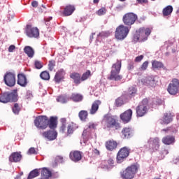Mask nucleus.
<instances>
[{
	"label": "nucleus",
	"instance_id": "nucleus-1",
	"mask_svg": "<svg viewBox=\"0 0 179 179\" xmlns=\"http://www.w3.org/2000/svg\"><path fill=\"white\" fill-rule=\"evenodd\" d=\"M17 101V90H14L11 92H3L0 96V103H16Z\"/></svg>",
	"mask_w": 179,
	"mask_h": 179
},
{
	"label": "nucleus",
	"instance_id": "nucleus-2",
	"mask_svg": "<svg viewBox=\"0 0 179 179\" xmlns=\"http://www.w3.org/2000/svg\"><path fill=\"white\" fill-rule=\"evenodd\" d=\"M120 71L121 62L117 61L115 64H113L110 75L108 76V79H109V80H115V82L121 80L122 76L120 75Z\"/></svg>",
	"mask_w": 179,
	"mask_h": 179
},
{
	"label": "nucleus",
	"instance_id": "nucleus-3",
	"mask_svg": "<svg viewBox=\"0 0 179 179\" xmlns=\"http://www.w3.org/2000/svg\"><path fill=\"white\" fill-rule=\"evenodd\" d=\"M94 129H96V124L94 123H89L83 132V137L84 139V143H86L89 141V139H93V138H96V134H94Z\"/></svg>",
	"mask_w": 179,
	"mask_h": 179
},
{
	"label": "nucleus",
	"instance_id": "nucleus-4",
	"mask_svg": "<svg viewBox=\"0 0 179 179\" xmlns=\"http://www.w3.org/2000/svg\"><path fill=\"white\" fill-rule=\"evenodd\" d=\"M139 169L138 165H131L127 167L125 171L121 173V177L124 179H132L135 177V174L138 173V169Z\"/></svg>",
	"mask_w": 179,
	"mask_h": 179
},
{
	"label": "nucleus",
	"instance_id": "nucleus-5",
	"mask_svg": "<svg viewBox=\"0 0 179 179\" xmlns=\"http://www.w3.org/2000/svg\"><path fill=\"white\" fill-rule=\"evenodd\" d=\"M129 33V27H125L124 25H120L116 28L115 31V38L117 40H125L127 38V36H128Z\"/></svg>",
	"mask_w": 179,
	"mask_h": 179
},
{
	"label": "nucleus",
	"instance_id": "nucleus-6",
	"mask_svg": "<svg viewBox=\"0 0 179 179\" xmlns=\"http://www.w3.org/2000/svg\"><path fill=\"white\" fill-rule=\"evenodd\" d=\"M122 20L125 26L131 27V26L135 24V22L138 20V15L134 13H128L123 16Z\"/></svg>",
	"mask_w": 179,
	"mask_h": 179
},
{
	"label": "nucleus",
	"instance_id": "nucleus-7",
	"mask_svg": "<svg viewBox=\"0 0 179 179\" xmlns=\"http://www.w3.org/2000/svg\"><path fill=\"white\" fill-rule=\"evenodd\" d=\"M149 101L148 99H144L141 103L136 107V114L138 117H143L148 113L149 107Z\"/></svg>",
	"mask_w": 179,
	"mask_h": 179
},
{
	"label": "nucleus",
	"instance_id": "nucleus-8",
	"mask_svg": "<svg viewBox=\"0 0 179 179\" xmlns=\"http://www.w3.org/2000/svg\"><path fill=\"white\" fill-rule=\"evenodd\" d=\"M35 127L40 129H45L48 127V117L47 116H38L34 121Z\"/></svg>",
	"mask_w": 179,
	"mask_h": 179
},
{
	"label": "nucleus",
	"instance_id": "nucleus-9",
	"mask_svg": "<svg viewBox=\"0 0 179 179\" xmlns=\"http://www.w3.org/2000/svg\"><path fill=\"white\" fill-rule=\"evenodd\" d=\"M3 80L6 86L13 87L16 85V76L12 72H7L3 76Z\"/></svg>",
	"mask_w": 179,
	"mask_h": 179
},
{
	"label": "nucleus",
	"instance_id": "nucleus-10",
	"mask_svg": "<svg viewBox=\"0 0 179 179\" xmlns=\"http://www.w3.org/2000/svg\"><path fill=\"white\" fill-rule=\"evenodd\" d=\"M103 122H105L107 128H114L117 125V116L106 114L103 117Z\"/></svg>",
	"mask_w": 179,
	"mask_h": 179
},
{
	"label": "nucleus",
	"instance_id": "nucleus-11",
	"mask_svg": "<svg viewBox=\"0 0 179 179\" xmlns=\"http://www.w3.org/2000/svg\"><path fill=\"white\" fill-rule=\"evenodd\" d=\"M127 156H129V149L127 147L121 148L117 155V163H122Z\"/></svg>",
	"mask_w": 179,
	"mask_h": 179
},
{
	"label": "nucleus",
	"instance_id": "nucleus-12",
	"mask_svg": "<svg viewBox=\"0 0 179 179\" xmlns=\"http://www.w3.org/2000/svg\"><path fill=\"white\" fill-rule=\"evenodd\" d=\"M179 80L178 79H173L168 86L167 91L169 94L175 95L178 93Z\"/></svg>",
	"mask_w": 179,
	"mask_h": 179
},
{
	"label": "nucleus",
	"instance_id": "nucleus-13",
	"mask_svg": "<svg viewBox=\"0 0 179 179\" xmlns=\"http://www.w3.org/2000/svg\"><path fill=\"white\" fill-rule=\"evenodd\" d=\"M27 36L31 38H37L40 36V31L37 27H31L30 25H27L26 29Z\"/></svg>",
	"mask_w": 179,
	"mask_h": 179
},
{
	"label": "nucleus",
	"instance_id": "nucleus-14",
	"mask_svg": "<svg viewBox=\"0 0 179 179\" xmlns=\"http://www.w3.org/2000/svg\"><path fill=\"white\" fill-rule=\"evenodd\" d=\"M160 140L159 138H150L148 141V149L152 150H159V148H160Z\"/></svg>",
	"mask_w": 179,
	"mask_h": 179
},
{
	"label": "nucleus",
	"instance_id": "nucleus-15",
	"mask_svg": "<svg viewBox=\"0 0 179 179\" xmlns=\"http://www.w3.org/2000/svg\"><path fill=\"white\" fill-rule=\"evenodd\" d=\"M138 31L140 35V41L141 42L146 41L149 36H150V33H152V30L150 28L145 27L140 28Z\"/></svg>",
	"mask_w": 179,
	"mask_h": 179
},
{
	"label": "nucleus",
	"instance_id": "nucleus-16",
	"mask_svg": "<svg viewBox=\"0 0 179 179\" xmlns=\"http://www.w3.org/2000/svg\"><path fill=\"white\" fill-rule=\"evenodd\" d=\"M141 83L143 85H145V86H150V87H155V86H156V80L152 76L141 79Z\"/></svg>",
	"mask_w": 179,
	"mask_h": 179
},
{
	"label": "nucleus",
	"instance_id": "nucleus-17",
	"mask_svg": "<svg viewBox=\"0 0 179 179\" xmlns=\"http://www.w3.org/2000/svg\"><path fill=\"white\" fill-rule=\"evenodd\" d=\"M120 118L124 124H127L131 121L132 118V110L128 109L124 113L120 115Z\"/></svg>",
	"mask_w": 179,
	"mask_h": 179
},
{
	"label": "nucleus",
	"instance_id": "nucleus-18",
	"mask_svg": "<svg viewBox=\"0 0 179 179\" xmlns=\"http://www.w3.org/2000/svg\"><path fill=\"white\" fill-rule=\"evenodd\" d=\"M43 135L44 138H46L48 141H55V139H57V136H58V133L54 130H49L43 132Z\"/></svg>",
	"mask_w": 179,
	"mask_h": 179
},
{
	"label": "nucleus",
	"instance_id": "nucleus-19",
	"mask_svg": "<svg viewBox=\"0 0 179 179\" xmlns=\"http://www.w3.org/2000/svg\"><path fill=\"white\" fill-rule=\"evenodd\" d=\"M70 159L72 162L75 163H78V162H80L82 160V152L80 151H74L70 152Z\"/></svg>",
	"mask_w": 179,
	"mask_h": 179
},
{
	"label": "nucleus",
	"instance_id": "nucleus-20",
	"mask_svg": "<svg viewBox=\"0 0 179 179\" xmlns=\"http://www.w3.org/2000/svg\"><path fill=\"white\" fill-rule=\"evenodd\" d=\"M17 83L22 87H26L27 86V78L26 76L22 73L18 74Z\"/></svg>",
	"mask_w": 179,
	"mask_h": 179
},
{
	"label": "nucleus",
	"instance_id": "nucleus-21",
	"mask_svg": "<svg viewBox=\"0 0 179 179\" xmlns=\"http://www.w3.org/2000/svg\"><path fill=\"white\" fill-rule=\"evenodd\" d=\"M101 104V101L100 100H96L93 102L91 109L90 110V114L92 115L96 114L99 110V106Z\"/></svg>",
	"mask_w": 179,
	"mask_h": 179
},
{
	"label": "nucleus",
	"instance_id": "nucleus-22",
	"mask_svg": "<svg viewBox=\"0 0 179 179\" xmlns=\"http://www.w3.org/2000/svg\"><path fill=\"white\" fill-rule=\"evenodd\" d=\"M44 169H47V168L34 169L29 173L27 179H33V178H36V177H38L40 176V173L41 175V172L43 171V170H44Z\"/></svg>",
	"mask_w": 179,
	"mask_h": 179
},
{
	"label": "nucleus",
	"instance_id": "nucleus-23",
	"mask_svg": "<svg viewBox=\"0 0 179 179\" xmlns=\"http://www.w3.org/2000/svg\"><path fill=\"white\" fill-rule=\"evenodd\" d=\"M9 160L11 162L17 163L22 160V155L20 152H13L9 157Z\"/></svg>",
	"mask_w": 179,
	"mask_h": 179
},
{
	"label": "nucleus",
	"instance_id": "nucleus-24",
	"mask_svg": "<svg viewBox=\"0 0 179 179\" xmlns=\"http://www.w3.org/2000/svg\"><path fill=\"white\" fill-rule=\"evenodd\" d=\"M75 6L69 5L64 8L63 15L64 16H71L75 12Z\"/></svg>",
	"mask_w": 179,
	"mask_h": 179
},
{
	"label": "nucleus",
	"instance_id": "nucleus-25",
	"mask_svg": "<svg viewBox=\"0 0 179 179\" xmlns=\"http://www.w3.org/2000/svg\"><path fill=\"white\" fill-rule=\"evenodd\" d=\"M57 120L58 117H50V120H48V127L49 128H50V129H55V128H57Z\"/></svg>",
	"mask_w": 179,
	"mask_h": 179
},
{
	"label": "nucleus",
	"instance_id": "nucleus-26",
	"mask_svg": "<svg viewBox=\"0 0 179 179\" xmlns=\"http://www.w3.org/2000/svg\"><path fill=\"white\" fill-rule=\"evenodd\" d=\"M176 142V138L173 136H166L162 138L164 145H173Z\"/></svg>",
	"mask_w": 179,
	"mask_h": 179
},
{
	"label": "nucleus",
	"instance_id": "nucleus-27",
	"mask_svg": "<svg viewBox=\"0 0 179 179\" xmlns=\"http://www.w3.org/2000/svg\"><path fill=\"white\" fill-rule=\"evenodd\" d=\"M122 136L125 139H129L131 136H132V130L129 127H125L122 131Z\"/></svg>",
	"mask_w": 179,
	"mask_h": 179
},
{
	"label": "nucleus",
	"instance_id": "nucleus-28",
	"mask_svg": "<svg viewBox=\"0 0 179 179\" xmlns=\"http://www.w3.org/2000/svg\"><path fill=\"white\" fill-rule=\"evenodd\" d=\"M24 52H25L29 58L34 57V49L31 46H25L24 48Z\"/></svg>",
	"mask_w": 179,
	"mask_h": 179
},
{
	"label": "nucleus",
	"instance_id": "nucleus-29",
	"mask_svg": "<svg viewBox=\"0 0 179 179\" xmlns=\"http://www.w3.org/2000/svg\"><path fill=\"white\" fill-rule=\"evenodd\" d=\"M152 66L153 69H166L164 64H163L162 62H159L157 60H154L152 62Z\"/></svg>",
	"mask_w": 179,
	"mask_h": 179
},
{
	"label": "nucleus",
	"instance_id": "nucleus-30",
	"mask_svg": "<svg viewBox=\"0 0 179 179\" xmlns=\"http://www.w3.org/2000/svg\"><path fill=\"white\" fill-rule=\"evenodd\" d=\"M106 148L107 150H114V149L117 148V142L114 141H109L106 143Z\"/></svg>",
	"mask_w": 179,
	"mask_h": 179
},
{
	"label": "nucleus",
	"instance_id": "nucleus-31",
	"mask_svg": "<svg viewBox=\"0 0 179 179\" xmlns=\"http://www.w3.org/2000/svg\"><path fill=\"white\" fill-rule=\"evenodd\" d=\"M70 78L74 80L75 85H80V81L82 80L80 74L78 73H73L71 74Z\"/></svg>",
	"mask_w": 179,
	"mask_h": 179
},
{
	"label": "nucleus",
	"instance_id": "nucleus-32",
	"mask_svg": "<svg viewBox=\"0 0 179 179\" xmlns=\"http://www.w3.org/2000/svg\"><path fill=\"white\" fill-rule=\"evenodd\" d=\"M71 100H73V101H82V100L83 99V96L80 95V94H72L71 96Z\"/></svg>",
	"mask_w": 179,
	"mask_h": 179
},
{
	"label": "nucleus",
	"instance_id": "nucleus-33",
	"mask_svg": "<svg viewBox=\"0 0 179 179\" xmlns=\"http://www.w3.org/2000/svg\"><path fill=\"white\" fill-rule=\"evenodd\" d=\"M162 12L164 16H169V15H171V13H173V6H167L163 9Z\"/></svg>",
	"mask_w": 179,
	"mask_h": 179
},
{
	"label": "nucleus",
	"instance_id": "nucleus-34",
	"mask_svg": "<svg viewBox=\"0 0 179 179\" xmlns=\"http://www.w3.org/2000/svg\"><path fill=\"white\" fill-rule=\"evenodd\" d=\"M173 121V115L171 113H166L164 116V122L165 124H170Z\"/></svg>",
	"mask_w": 179,
	"mask_h": 179
},
{
	"label": "nucleus",
	"instance_id": "nucleus-35",
	"mask_svg": "<svg viewBox=\"0 0 179 179\" xmlns=\"http://www.w3.org/2000/svg\"><path fill=\"white\" fill-rule=\"evenodd\" d=\"M60 122H62V126L60 127V132H62V134H64L65 133V131L66 129V119L62 118L60 120Z\"/></svg>",
	"mask_w": 179,
	"mask_h": 179
},
{
	"label": "nucleus",
	"instance_id": "nucleus-36",
	"mask_svg": "<svg viewBox=\"0 0 179 179\" xmlns=\"http://www.w3.org/2000/svg\"><path fill=\"white\" fill-rule=\"evenodd\" d=\"M79 117L81 121H85L86 118H87V111L86 110H81L79 113Z\"/></svg>",
	"mask_w": 179,
	"mask_h": 179
},
{
	"label": "nucleus",
	"instance_id": "nucleus-37",
	"mask_svg": "<svg viewBox=\"0 0 179 179\" xmlns=\"http://www.w3.org/2000/svg\"><path fill=\"white\" fill-rule=\"evenodd\" d=\"M40 77L43 80H49L50 79V73L47 71H43L40 74Z\"/></svg>",
	"mask_w": 179,
	"mask_h": 179
},
{
	"label": "nucleus",
	"instance_id": "nucleus-38",
	"mask_svg": "<svg viewBox=\"0 0 179 179\" xmlns=\"http://www.w3.org/2000/svg\"><path fill=\"white\" fill-rule=\"evenodd\" d=\"M57 101H58V103L64 104L65 103H68V99H66V96L62 95L57 98Z\"/></svg>",
	"mask_w": 179,
	"mask_h": 179
},
{
	"label": "nucleus",
	"instance_id": "nucleus-39",
	"mask_svg": "<svg viewBox=\"0 0 179 179\" xmlns=\"http://www.w3.org/2000/svg\"><path fill=\"white\" fill-rule=\"evenodd\" d=\"M62 78H64V76H62V75L59 74V73H56V75L55 76V81L56 82V83H59L61 82V80H62Z\"/></svg>",
	"mask_w": 179,
	"mask_h": 179
},
{
	"label": "nucleus",
	"instance_id": "nucleus-40",
	"mask_svg": "<svg viewBox=\"0 0 179 179\" xmlns=\"http://www.w3.org/2000/svg\"><path fill=\"white\" fill-rule=\"evenodd\" d=\"M136 94V88L135 87H131L129 90V94L130 97H134L135 94Z\"/></svg>",
	"mask_w": 179,
	"mask_h": 179
},
{
	"label": "nucleus",
	"instance_id": "nucleus-41",
	"mask_svg": "<svg viewBox=\"0 0 179 179\" xmlns=\"http://www.w3.org/2000/svg\"><path fill=\"white\" fill-rule=\"evenodd\" d=\"M89 76H90V71H87L85 73H84L81 77V80H86L89 78Z\"/></svg>",
	"mask_w": 179,
	"mask_h": 179
},
{
	"label": "nucleus",
	"instance_id": "nucleus-42",
	"mask_svg": "<svg viewBox=\"0 0 179 179\" xmlns=\"http://www.w3.org/2000/svg\"><path fill=\"white\" fill-rule=\"evenodd\" d=\"M19 111H20L19 104L15 103L14 106L13 107V113H14V114H19Z\"/></svg>",
	"mask_w": 179,
	"mask_h": 179
},
{
	"label": "nucleus",
	"instance_id": "nucleus-43",
	"mask_svg": "<svg viewBox=\"0 0 179 179\" xmlns=\"http://www.w3.org/2000/svg\"><path fill=\"white\" fill-rule=\"evenodd\" d=\"M34 65L36 69H41L43 68V64L38 60L35 61Z\"/></svg>",
	"mask_w": 179,
	"mask_h": 179
},
{
	"label": "nucleus",
	"instance_id": "nucleus-44",
	"mask_svg": "<svg viewBox=\"0 0 179 179\" xmlns=\"http://www.w3.org/2000/svg\"><path fill=\"white\" fill-rule=\"evenodd\" d=\"M148 65H149V62L148 61L144 62L141 66V71H146V69H148Z\"/></svg>",
	"mask_w": 179,
	"mask_h": 179
},
{
	"label": "nucleus",
	"instance_id": "nucleus-45",
	"mask_svg": "<svg viewBox=\"0 0 179 179\" xmlns=\"http://www.w3.org/2000/svg\"><path fill=\"white\" fill-rule=\"evenodd\" d=\"M106 12L107 10H106L105 8H101L97 11V15H99V16H101L102 15H106Z\"/></svg>",
	"mask_w": 179,
	"mask_h": 179
},
{
	"label": "nucleus",
	"instance_id": "nucleus-46",
	"mask_svg": "<svg viewBox=\"0 0 179 179\" xmlns=\"http://www.w3.org/2000/svg\"><path fill=\"white\" fill-rule=\"evenodd\" d=\"M117 107H121L122 104H124V101H122V98H118L115 101Z\"/></svg>",
	"mask_w": 179,
	"mask_h": 179
},
{
	"label": "nucleus",
	"instance_id": "nucleus-47",
	"mask_svg": "<svg viewBox=\"0 0 179 179\" xmlns=\"http://www.w3.org/2000/svg\"><path fill=\"white\" fill-rule=\"evenodd\" d=\"M64 162V158L61 156H57L55 158V163L57 164V163H63Z\"/></svg>",
	"mask_w": 179,
	"mask_h": 179
},
{
	"label": "nucleus",
	"instance_id": "nucleus-48",
	"mask_svg": "<svg viewBox=\"0 0 179 179\" xmlns=\"http://www.w3.org/2000/svg\"><path fill=\"white\" fill-rule=\"evenodd\" d=\"M137 34H136L134 36V41L137 43V41H141V36L139 35V32L138 31H136Z\"/></svg>",
	"mask_w": 179,
	"mask_h": 179
},
{
	"label": "nucleus",
	"instance_id": "nucleus-49",
	"mask_svg": "<svg viewBox=\"0 0 179 179\" xmlns=\"http://www.w3.org/2000/svg\"><path fill=\"white\" fill-rule=\"evenodd\" d=\"M27 154L28 155H37V151H36V148H31L29 149Z\"/></svg>",
	"mask_w": 179,
	"mask_h": 179
},
{
	"label": "nucleus",
	"instance_id": "nucleus-50",
	"mask_svg": "<svg viewBox=\"0 0 179 179\" xmlns=\"http://www.w3.org/2000/svg\"><path fill=\"white\" fill-rule=\"evenodd\" d=\"M71 134H73V127L71 124L67 126V134L71 135Z\"/></svg>",
	"mask_w": 179,
	"mask_h": 179
},
{
	"label": "nucleus",
	"instance_id": "nucleus-51",
	"mask_svg": "<svg viewBox=\"0 0 179 179\" xmlns=\"http://www.w3.org/2000/svg\"><path fill=\"white\" fill-rule=\"evenodd\" d=\"M108 36H110L109 32L102 31L99 34L98 37H108Z\"/></svg>",
	"mask_w": 179,
	"mask_h": 179
},
{
	"label": "nucleus",
	"instance_id": "nucleus-52",
	"mask_svg": "<svg viewBox=\"0 0 179 179\" xmlns=\"http://www.w3.org/2000/svg\"><path fill=\"white\" fill-rule=\"evenodd\" d=\"M134 62H129L128 66H127L128 71H132V69H134Z\"/></svg>",
	"mask_w": 179,
	"mask_h": 179
},
{
	"label": "nucleus",
	"instance_id": "nucleus-53",
	"mask_svg": "<svg viewBox=\"0 0 179 179\" xmlns=\"http://www.w3.org/2000/svg\"><path fill=\"white\" fill-rule=\"evenodd\" d=\"M143 59V55H140L138 56L135 58V62H141V61H142Z\"/></svg>",
	"mask_w": 179,
	"mask_h": 179
},
{
	"label": "nucleus",
	"instance_id": "nucleus-54",
	"mask_svg": "<svg viewBox=\"0 0 179 179\" xmlns=\"http://www.w3.org/2000/svg\"><path fill=\"white\" fill-rule=\"evenodd\" d=\"M108 163L109 166H110V167H114V159H113L111 158L109 159L108 160Z\"/></svg>",
	"mask_w": 179,
	"mask_h": 179
},
{
	"label": "nucleus",
	"instance_id": "nucleus-55",
	"mask_svg": "<svg viewBox=\"0 0 179 179\" xmlns=\"http://www.w3.org/2000/svg\"><path fill=\"white\" fill-rule=\"evenodd\" d=\"M16 48L14 45H11L8 48V52H13V50Z\"/></svg>",
	"mask_w": 179,
	"mask_h": 179
},
{
	"label": "nucleus",
	"instance_id": "nucleus-56",
	"mask_svg": "<svg viewBox=\"0 0 179 179\" xmlns=\"http://www.w3.org/2000/svg\"><path fill=\"white\" fill-rule=\"evenodd\" d=\"M49 69L50 71H52V69H54V62L50 61L49 62Z\"/></svg>",
	"mask_w": 179,
	"mask_h": 179
},
{
	"label": "nucleus",
	"instance_id": "nucleus-57",
	"mask_svg": "<svg viewBox=\"0 0 179 179\" xmlns=\"http://www.w3.org/2000/svg\"><path fill=\"white\" fill-rule=\"evenodd\" d=\"M31 97H33V95L31 94V92H27V94L25 96V99H31Z\"/></svg>",
	"mask_w": 179,
	"mask_h": 179
},
{
	"label": "nucleus",
	"instance_id": "nucleus-58",
	"mask_svg": "<svg viewBox=\"0 0 179 179\" xmlns=\"http://www.w3.org/2000/svg\"><path fill=\"white\" fill-rule=\"evenodd\" d=\"M145 20H146V17L142 16L138 20V23H142V22H145Z\"/></svg>",
	"mask_w": 179,
	"mask_h": 179
},
{
	"label": "nucleus",
	"instance_id": "nucleus-59",
	"mask_svg": "<svg viewBox=\"0 0 179 179\" xmlns=\"http://www.w3.org/2000/svg\"><path fill=\"white\" fill-rule=\"evenodd\" d=\"M31 6H33V8H37V6H38V2L34 1L31 3Z\"/></svg>",
	"mask_w": 179,
	"mask_h": 179
},
{
	"label": "nucleus",
	"instance_id": "nucleus-60",
	"mask_svg": "<svg viewBox=\"0 0 179 179\" xmlns=\"http://www.w3.org/2000/svg\"><path fill=\"white\" fill-rule=\"evenodd\" d=\"M59 75H62V76H64L65 75V71L64 69H60L59 71L57 72Z\"/></svg>",
	"mask_w": 179,
	"mask_h": 179
},
{
	"label": "nucleus",
	"instance_id": "nucleus-61",
	"mask_svg": "<svg viewBox=\"0 0 179 179\" xmlns=\"http://www.w3.org/2000/svg\"><path fill=\"white\" fill-rule=\"evenodd\" d=\"M50 20H52V17H49L45 19V24H46V26H48V22H50Z\"/></svg>",
	"mask_w": 179,
	"mask_h": 179
},
{
	"label": "nucleus",
	"instance_id": "nucleus-62",
	"mask_svg": "<svg viewBox=\"0 0 179 179\" xmlns=\"http://www.w3.org/2000/svg\"><path fill=\"white\" fill-rule=\"evenodd\" d=\"M138 3H148V0H137Z\"/></svg>",
	"mask_w": 179,
	"mask_h": 179
},
{
	"label": "nucleus",
	"instance_id": "nucleus-63",
	"mask_svg": "<svg viewBox=\"0 0 179 179\" xmlns=\"http://www.w3.org/2000/svg\"><path fill=\"white\" fill-rule=\"evenodd\" d=\"M96 34V33H92V35L90 36V41H93V36Z\"/></svg>",
	"mask_w": 179,
	"mask_h": 179
},
{
	"label": "nucleus",
	"instance_id": "nucleus-64",
	"mask_svg": "<svg viewBox=\"0 0 179 179\" xmlns=\"http://www.w3.org/2000/svg\"><path fill=\"white\" fill-rule=\"evenodd\" d=\"M162 155H169V151L167 150H164L162 152Z\"/></svg>",
	"mask_w": 179,
	"mask_h": 179
}]
</instances>
